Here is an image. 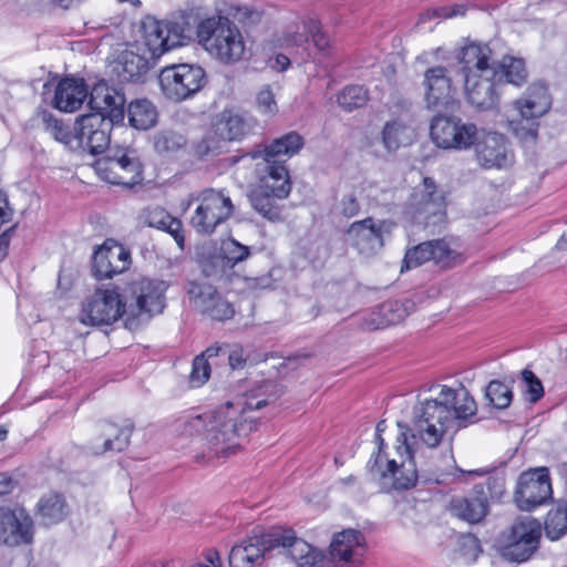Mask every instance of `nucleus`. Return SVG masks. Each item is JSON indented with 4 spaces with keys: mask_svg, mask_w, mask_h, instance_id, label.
Masks as SVG:
<instances>
[{
    "mask_svg": "<svg viewBox=\"0 0 567 567\" xmlns=\"http://www.w3.org/2000/svg\"><path fill=\"white\" fill-rule=\"evenodd\" d=\"M164 27L165 24L157 20H152L144 24L145 45L148 48L153 58L159 56L169 50Z\"/></svg>",
    "mask_w": 567,
    "mask_h": 567,
    "instance_id": "38",
    "label": "nucleus"
},
{
    "mask_svg": "<svg viewBox=\"0 0 567 567\" xmlns=\"http://www.w3.org/2000/svg\"><path fill=\"white\" fill-rule=\"evenodd\" d=\"M422 85L425 107L430 111H443L453 105L456 86L451 71L444 65H434L425 70Z\"/></svg>",
    "mask_w": 567,
    "mask_h": 567,
    "instance_id": "17",
    "label": "nucleus"
},
{
    "mask_svg": "<svg viewBox=\"0 0 567 567\" xmlns=\"http://www.w3.org/2000/svg\"><path fill=\"white\" fill-rule=\"evenodd\" d=\"M433 251L432 260L444 268L452 267L462 261L461 254L452 249L444 239L429 240Z\"/></svg>",
    "mask_w": 567,
    "mask_h": 567,
    "instance_id": "42",
    "label": "nucleus"
},
{
    "mask_svg": "<svg viewBox=\"0 0 567 567\" xmlns=\"http://www.w3.org/2000/svg\"><path fill=\"white\" fill-rule=\"evenodd\" d=\"M209 424L210 413L203 415L198 414L179 420L176 424V431L183 436L200 435L202 440L206 429L209 427Z\"/></svg>",
    "mask_w": 567,
    "mask_h": 567,
    "instance_id": "44",
    "label": "nucleus"
},
{
    "mask_svg": "<svg viewBox=\"0 0 567 567\" xmlns=\"http://www.w3.org/2000/svg\"><path fill=\"white\" fill-rule=\"evenodd\" d=\"M87 96L91 113H101L115 121L124 120L125 97L116 89L110 87L105 82H100L92 87Z\"/></svg>",
    "mask_w": 567,
    "mask_h": 567,
    "instance_id": "24",
    "label": "nucleus"
},
{
    "mask_svg": "<svg viewBox=\"0 0 567 567\" xmlns=\"http://www.w3.org/2000/svg\"><path fill=\"white\" fill-rule=\"evenodd\" d=\"M463 60L467 64H474L478 70L494 75L499 85L508 83L522 86L528 80V71L524 59L504 55L501 61H496L493 56V50L487 43L470 42L464 45Z\"/></svg>",
    "mask_w": 567,
    "mask_h": 567,
    "instance_id": "4",
    "label": "nucleus"
},
{
    "mask_svg": "<svg viewBox=\"0 0 567 567\" xmlns=\"http://www.w3.org/2000/svg\"><path fill=\"white\" fill-rule=\"evenodd\" d=\"M391 231L385 220L375 221L372 217L352 223L346 231L347 241L361 255L371 256L382 249L383 236Z\"/></svg>",
    "mask_w": 567,
    "mask_h": 567,
    "instance_id": "19",
    "label": "nucleus"
},
{
    "mask_svg": "<svg viewBox=\"0 0 567 567\" xmlns=\"http://www.w3.org/2000/svg\"><path fill=\"white\" fill-rule=\"evenodd\" d=\"M360 203L354 192L344 194L340 199L337 209L346 218H352L360 213Z\"/></svg>",
    "mask_w": 567,
    "mask_h": 567,
    "instance_id": "57",
    "label": "nucleus"
},
{
    "mask_svg": "<svg viewBox=\"0 0 567 567\" xmlns=\"http://www.w3.org/2000/svg\"><path fill=\"white\" fill-rule=\"evenodd\" d=\"M476 412V403L464 388L453 390L443 385L436 399L425 400L414 406L412 423L408 432L401 434L409 458L398 465L395 461L375 454L368 462L369 473L383 485L390 483L396 491L410 489L420 480L424 483L431 481L416 470L412 445L420 440L427 447L439 446L450 429L466 426Z\"/></svg>",
    "mask_w": 567,
    "mask_h": 567,
    "instance_id": "1",
    "label": "nucleus"
},
{
    "mask_svg": "<svg viewBox=\"0 0 567 567\" xmlns=\"http://www.w3.org/2000/svg\"><path fill=\"white\" fill-rule=\"evenodd\" d=\"M94 168L110 184L133 187L142 181V165L134 152L126 148L111 151L95 162Z\"/></svg>",
    "mask_w": 567,
    "mask_h": 567,
    "instance_id": "11",
    "label": "nucleus"
},
{
    "mask_svg": "<svg viewBox=\"0 0 567 567\" xmlns=\"http://www.w3.org/2000/svg\"><path fill=\"white\" fill-rule=\"evenodd\" d=\"M69 508L63 495L49 493L43 495L37 504V515L44 525H53L62 522L68 515Z\"/></svg>",
    "mask_w": 567,
    "mask_h": 567,
    "instance_id": "33",
    "label": "nucleus"
},
{
    "mask_svg": "<svg viewBox=\"0 0 567 567\" xmlns=\"http://www.w3.org/2000/svg\"><path fill=\"white\" fill-rule=\"evenodd\" d=\"M218 351L220 350L210 346L194 358L189 373V384L192 388H199L208 381L212 367L219 365V361L217 360Z\"/></svg>",
    "mask_w": 567,
    "mask_h": 567,
    "instance_id": "35",
    "label": "nucleus"
},
{
    "mask_svg": "<svg viewBox=\"0 0 567 567\" xmlns=\"http://www.w3.org/2000/svg\"><path fill=\"white\" fill-rule=\"evenodd\" d=\"M168 285L164 280L141 277L130 281L123 291L122 307L125 309L126 326L131 320L145 316L152 318L163 312L165 308V292Z\"/></svg>",
    "mask_w": 567,
    "mask_h": 567,
    "instance_id": "6",
    "label": "nucleus"
},
{
    "mask_svg": "<svg viewBox=\"0 0 567 567\" xmlns=\"http://www.w3.org/2000/svg\"><path fill=\"white\" fill-rule=\"evenodd\" d=\"M309 33L301 27H297L296 31H289L285 34L284 42L287 48H296L297 50H307Z\"/></svg>",
    "mask_w": 567,
    "mask_h": 567,
    "instance_id": "58",
    "label": "nucleus"
},
{
    "mask_svg": "<svg viewBox=\"0 0 567 567\" xmlns=\"http://www.w3.org/2000/svg\"><path fill=\"white\" fill-rule=\"evenodd\" d=\"M302 28L312 39L315 47L323 54L330 53V40L321 31V23L316 18H307L302 21Z\"/></svg>",
    "mask_w": 567,
    "mask_h": 567,
    "instance_id": "50",
    "label": "nucleus"
},
{
    "mask_svg": "<svg viewBox=\"0 0 567 567\" xmlns=\"http://www.w3.org/2000/svg\"><path fill=\"white\" fill-rule=\"evenodd\" d=\"M522 380L526 385L525 393L530 403L538 402L544 396V386L539 378L530 370L524 369L522 371Z\"/></svg>",
    "mask_w": 567,
    "mask_h": 567,
    "instance_id": "53",
    "label": "nucleus"
},
{
    "mask_svg": "<svg viewBox=\"0 0 567 567\" xmlns=\"http://www.w3.org/2000/svg\"><path fill=\"white\" fill-rule=\"evenodd\" d=\"M150 70L148 59L134 51L125 50L115 61L112 72L121 83L142 82Z\"/></svg>",
    "mask_w": 567,
    "mask_h": 567,
    "instance_id": "31",
    "label": "nucleus"
},
{
    "mask_svg": "<svg viewBox=\"0 0 567 567\" xmlns=\"http://www.w3.org/2000/svg\"><path fill=\"white\" fill-rule=\"evenodd\" d=\"M515 105L522 118L527 121V126L515 127V134L520 140L535 141L538 128L535 120L546 114L551 106L547 86L543 83H533L528 87L526 96L516 101Z\"/></svg>",
    "mask_w": 567,
    "mask_h": 567,
    "instance_id": "16",
    "label": "nucleus"
},
{
    "mask_svg": "<svg viewBox=\"0 0 567 567\" xmlns=\"http://www.w3.org/2000/svg\"><path fill=\"white\" fill-rule=\"evenodd\" d=\"M220 351H218L219 364L225 360L228 361L231 370L244 369L247 362V355L241 346L235 344L233 347L228 344H214Z\"/></svg>",
    "mask_w": 567,
    "mask_h": 567,
    "instance_id": "47",
    "label": "nucleus"
},
{
    "mask_svg": "<svg viewBox=\"0 0 567 567\" xmlns=\"http://www.w3.org/2000/svg\"><path fill=\"white\" fill-rule=\"evenodd\" d=\"M290 65V59L285 54H277L274 59L270 60V66L278 71L284 72Z\"/></svg>",
    "mask_w": 567,
    "mask_h": 567,
    "instance_id": "63",
    "label": "nucleus"
},
{
    "mask_svg": "<svg viewBox=\"0 0 567 567\" xmlns=\"http://www.w3.org/2000/svg\"><path fill=\"white\" fill-rule=\"evenodd\" d=\"M303 146V138L297 132H289L276 140L269 145L257 146L248 155L256 159H264L262 171H271L272 166L286 167L281 157H291L297 154Z\"/></svg>",
    "mask_w": 567,
    "mask_h": 567,
    "instance_id": "22",
    "label": "nucleus"
},
{
    "mask_svg": "<svg viewBox=\"0 0 567 567\" xmlns=\"http://www.w3.org/2000/svg\"><path fill=\"white\" fill-rule=\"evenodd\" d=\"M165 224L166 225L163 227L162 230H165L168 234H171L173 236V238L175 239L176 244L178 245V247L184 248L185 237L183 235L182 221L176 218H173L169 215V221H166Z\"/></svg>",
    "mask_w": 567,
    "mask_h": 567,
    "instance_id": "61",
    "label": "nucleus"
},
{
    "mask_svg": "<svg viewBox=\"0 0 567 567\" xmlns=\"http://www.w3.org/2000/svg\"><path fill=\"white\" fill-rule=\"evenodd\" d=\"M186 145V138L184 135L173 132L164 131L159 132L154 137V147L159 154L174 153L183 148Z\"/></svg>",
    "mask_w": 567,
    "mask_h": 567,
    "instance_id": "46",
    "label": "nucleus"
},
{
    "mask_svg": "<svg viewBox=\"0 0 567 567\" xmlns=\"http://www.w3.org/2000/svg\"><path fill=\"white\" fill-rule=\"evenodd\" d=\"M33 538V520L24 509L0 508V540L9 546L29 544Z\"/></svg>",
    "mask_w": 567,
    "mask_h": 567,
    "instance_id": "23",
    "label": "nucleus"
},
{
    "mask_svg": "<svg viewBox=\"0 0 567 567\" xmlns=\"http://www.w3.org/2000/svg\"><path fill=\"white\" fill-rule=\"evenodd\" d=\"M158 83L168 101L179 103L200 92L207 84V75L198 64H171L159 71Z\"/></svg>",
    "mask_w": 567,
    "mask_h": 567,
    "instance_id": "7",
    "label": "nucleus"
},
{
    "mask_svg": "<svg viewBox=\"0 0 567 567\" xmlns=\"http://www.w3.org/2000/svg\"><path fill=\"white\" fill-rule=\"evenodd\" d=\"M544 528L551 540H557L567 533V503L558 504L548 512Z\"/></svg>",
    "mask_w": 567,
    "mask_h": 567,
    "instance_id": "39",
    "label": "nucleus"
},
{
    "mask_svg": "<svg viewBox=\"0 0 567 567\" xmlns=\"http://www.w3.org/2000/svg\"><path fill=\"white\" fill-rule=\"evenodd\" d=\"M12 214L7 195L0 190V227L11 219Z\"/></svg>",
    "mask_w": 567,
    "mask_h": 567,
    "instance_id": "62",
    "label": "nucleus"
},
{
    "mask_svg": "<svg viewBox=\"0 0 567 567\" xmlns=\"http://www.w3.org/2000/svg\"><path fill=\"white\" fill-rule=\"evenodd\" d=\"M476 157L485 168H504L513 163V154L508 150L504 136L498 133H488L476 145Z\"/></svg>",
    "mask_w": 567,
    "mask_h": 567,
    "instance_id": "28",
    "label": "nucleus"
},
{
    "mask_svg": "<svg viewBox=\"0 0 567 567\" xmlns=\"http://www.w3.org/2000/svg\"><path fill=\"white\" fill-rule=\"evenodd\" d=\"M133 431L134 423L131 420H126L121 426L107 421L100 422L94 427L89 449L94 455L122 452L130 445Z\"/></svg>",
    "mask_w": 567,
    "mask_h": 567,
    "instance_id": "20",
    "label": "nucleus"
},
{
    "mask_svg": "<svg viewBox=\"0 0 567 567\" xmlns=\"http://www.w3.org/2000/svg\"><path fill=\"white\" fill-rule=\"evenodd\" d=\"M432 141L444 150H467L477 141V127L455 116L436 115L430 126Z\"/></svg>",
    "mask_w": 567,
    "mask_h": 567,
    "instance_id": "12",
    "label": "nucleus"
},
{
    "mask_svg": "<svg viewBox=\"0 0 567 567\" xmlns=\"http://www.w3.org/2000/svg\"><path fill=\"white\" fill-rule=\"evenodd\" d=\"M412 308L413 303L410 300L403 302L399 300H386L373 308L367 316L362 317L360 327L363 330L373 331L400 323L409 316Z\"/></svg>",
    "mask_w": 567,
    "mask_h": 567,
    "instance_id": "25",
    "label": "nucleus"
},
{
    "mask_svg": "<svg viewBox=\"0 0 567 567\" xmlns=\"http://www.w3.org/2000/svg\"><path fill=\"white\" fill-rule=\"evenodd\" d=\"M250 256V248L237 241L234 238H228L221 243L220 257L223 266L233 268L239 262L246 260Z\"/></svg>",
    "mask_w": 567,
    "mask_h": 567,
    "instance_id": "41",
    "label": "nucleus"
},
{
    "mask_svg": "<svg viewBox=\"0 0 567 567\" xmlns=\"http://www.w3.org/2000/svg\"><path fill=\"white\" fill-rule=\"evenodd\" d=\"M37 120L43 131L54 141L63 144L68 148H74L75 127L72 128L64 120L56 117L53 113L44 109L38 110Z\"/></svg>",
    "mask_w": 567,
    "mask_h": 567,
    "instance_id": "32",
    "label": "nucleus"
},
{
    "mask_svg": "<svg viewBox=\"0 0 567 567\" xmlns=\"http://www.w3.org/2000/svg\"><path fill=\"white\" fill-rule=\"evenodd\" d=\"M89 95V90L83 79L64 78L56 87L53 106L62 112L72 113L81 107Z\"/></svg>",
    "mask_w": 567,
    "mask_h": 567,
    "instance_id": "30",
    "label": "nucleus"
},
{
    "mask_svg": "<svg viewBox=\"0 0 567 567\" xmlns=\"http://www.w3.org/2000/svg\"><path fill=\"white\" fill-rule=\"evenodd\" d=\"M553 498V488L547 467L523 472L517 480L514 499L522 511H533Z\"/></svg>",
    "mask_w": 567,
    "mask_h": 567,
    "instance_id": "13",
    "label": "nucleus"
},
{
    "mask_svg": "<svg viewBox=\"0 0 567 567\" xmlns=\"http://www.w3.org/2000/svg\"><path fill=\"white\" fill-rule=\"evenodd\" d=\"M414 197L415 199L420 197L416 204L420 206L421 210H426L431 205L441 207L444 203V196L437 190L432 177H424L423 188L420 193H415Z\"/></svg>",
    "mask_w": 567,
    "mask_h": 567,
    "instance_id": "45",
    "label": "nucleus"
},
{
    "mask_svg": "<svg viewBox=\"0 0 567 567\" xmlns=\"http://www.w3.org/2000/svg\"><path fill=\"white\" fill-rule=\"evenodd\" d=\"M363 535L354 529H346L337 534L330 544V555L334 560L348 563L354 549L363 543Z\"/></svg>",
    "mask_w": 567,
    "mask_h": 567,
    "instance_id": "34",
    "label": "nucleus"
},
{
    "mask_svg": "<svg viewBox=\"0 0 567 567\" xmlns=\"http://www.w3.org/2000/svg\"><path fill=\"white\" fill-rule=\"evenodd\" d=\"M142 223L148 227L163 229L169 221V214L162 207L147 208L141 216Z\"/></svg>",
    "mask_w": 567,
    "mask_h": 567,
    "instance_id": "55",
    "label": "nucleus"
},
{
    "mask_svg": "<svg viewBox=\"0 0 567 567\" xmlns=\"http://www.w3.org/2000/svg\"><path fill=\"white\" fill-rule=\"evenodd\" d=\"M186 292L195 307L214 320L225 321L233 318L235 313L233 305L225 300L210 285L189 281L186 286Z\"/></svg>",
    "mask_w": 567,
    "mask_h": 567,
    "instance_id": "21",
    "label": "nucleus"
},
{
    "mask_svg": "<svg viewBox=\"0 0 567 567\" xmlns=\"http://www.w3.org/2000/svg\"><path fill=\"white\" fill-rule=\"evenodd\" d=\"M450 512L470 524L481 523L489 512L484 486H474L472 494L463 497H453L450 502Z\"/></svg>",
    "mask_w": 567,
    "mask_h": 567,
    "instance_id": "26",
    "label": "nucleus"
},
{
    "mask_svg": "<svg viewBox=\"0 0 567 567\" xmlns=\"http://www.w3.org/2000/svg\"><path fill=\"white\" fill-rule=\"evenodd\" d=\"M467 7L463 3H455L452 6H442L437 8L427 9L420 14V22H425L434 18H453L464 16Z\"/></svg>",
    "mask_w": 567,
    "mask_h": 567,
    "instance_id": "51",
    "label": "nucleus"
},
{
    "mask_svg": "<svg viewBox=\"0 0 567 567\" xmlns=\"http://www.w3.org/2000/svg\"><path fill=\"white\" fill-rule=\"evenodd\" d=\"M255 128V121L245 114L234 111L224 110L213 123V131L217 137L223 141H240L249 135Z\"/></svg>",
    "mask_w": 567,
    "mask_h": 567,
    "instance_id": "27",
    "label": "nucleus"
},
{
    "mask_svg": "<svg viewBox=\"0 0 567 567\" xmlns=\"http://www.w3.org/2000/svg\"><path fill=\"white\" fill-rule=\"evenodd\" d=\"M540 536L542 526L538 520L532 517L519 518L499 536V553L506 560L524 563L537 550Z\"/></svg>",
    "mask_w": 567,
    "mask_h": 567,
    "instance_id": "9",
    "label": "nucleus"
},
{
    "mask_svg": "<svg viewBox=\"0 0 567 567\" xmlns=\"http://www.w3.org/2000/svg\"><path fill=\"white\" fill-rule=\"evenodd\" d=\"M120 122L101 113L81 115L75 121L76 146L93 155L103 153L111 143L113 125Z\"/></svg>",
    "mask_w": 567,
    "mask_h": 567,
    "instance_id": "15",
    "label": "nucleus"
},
{
    "mask_svg": "<svg viewBox=\"0 0 567 567\" xmlns=\"http://www.w3.org/2000/svg\"><path fill=\"white\" fill-rule=\"evenodd\" d=\"M228 560L230 567H256V564L240 545H235L231 548Z\"/></svg>",
    "mask_w": 567,
    "mask_h": 567,
    "instance_id": "59",
    "label": "nucleus"
},
{
    "mask_svg": "<svg viewBox=\"0 0 567 567\" xmlns=\"http://www.w3.org/2000/svg\"><path fill=\"white\" fill-rule=\"evenodd\" d=\"M275 385L264 381L243 395L218 406L210 413V424L202 439V453L197 462L210 463L216 458H226L241 449V442L258 427V419L249 413L259 410L276 396Z\"/></svg>",
    "mask_w": 567,
    "mask_h": 567,
    "instance_id": "2",
    "label": "nucleus"
},
{
    "mask_svg": "<svg viewBox=\"0 0 567 567\" xmlns=\"http://www.w3.org/2000/svg\"><path fill=\"white\" fill-rule=\"evenodd\" d=\"M271 528L260 535H254L244 540L240 547H244L250 559L259 566L261 561L276 549V542H269Z\"/></svg>",
    "mask_w": 567,
    "mask_h": 567,
    "instance_id": "37",
    "label": "nucleus"
},
{
    "mask_svg": "<svg viewBox=\"0 0 567 567\" xmlns=\"http://www.w3.org/2000/svg\"><path fill=\"white\" fill-rule=\"evenodd\" d=\"M256 105L259 112L265 115H275L278 112L275 93L269 84L261 86L257 92Z\"/></svg>",
    "mask_w": 567,
    "mask_h": 567,
    "instance_id": "52",
    "label": "nucleus"
},
{
    "mask_svg": "<svg viewBox=\"0 0 567 567\" xmlns=\"http://www.w3.org/2000/svg\"><path fill=\"white\" fill-rule=\"evenodd\" d=\"M13 480L7 473H0V495L9 494L13 488Z\"/></svg>",
    "mask_w": 567,
    "mask_h": 567,
    "instance_id": "64",
    "label": "nucleus"
},
{
    "mask_svg": "<svg viewBox=\"0 0 567 567\" xmlns=\"http://www.w3.org/2000/svg\"><path fill=\"white\" fill-rule=\"evenodd\" d=\"M463 555L470 559H476L482 553L481 543L474 535H466L462 538Z\"/></svg>",
    "mask_w": 567,
    "mask_h": 567,
    "instance_id": "60",
    "label": "nucleus"
},
{
    "mask_svg": "<svg viewBox=\"0 0 567 567\" xmlns=\"http://www.w3.org/2000/svg\"><path fill=\"white\" fill-rule=\"evenodd\" d=\"M131 256L122 246L101 248L93 257V272L97 279H109L128 269Z\"/></svg>",
    "mask_w": 567,
    "mask_h": 567,
    "instance_id": "29",
    "label": "nucleus"
},
{
    "mask_svg": "<svg viewBox=\"0 0 567 567\" xmlns=\"http://www.w3.org/2000/svg\"><path fill=\"white\" fill-rule=\"evenodd\" d=\"M162 22L165 24V35L167 38L169 50L182 45L184 43V39L186 38V23L173 20H166Z\"/></svg>",
    "mask_w": 567,
    "mask_h": 567,
    "instance_id": "54",
    "label": "nucleus"
},
{
    "mask_svg": "<svg viewBox=\"0 0 567 567\" xmlns=\"http://www.w3.org/2000/svg\"><path fill=\"white\" fill-rule=\"evenodd\" d=\"M485 396L494 408L503 410L512 403L513 392L505 383L492 380L486 386Z\"/></svg>",
    "mask_w": 567,
    "mask_h": 567,
    "instance_id": "43",
    "label": "nucleus"
},
{
    "mask_svg": "<svg viewBox=\"0 0 567 567\" xmlns=\"http://www.w3.org/2000/svg\"><path fill=\"white\" fill-rule=\"evenodd\" d=\"M475 486H484L487 502L498 499L505 492V478L502 475L488 476L484 483Z\"/></svg>",
    "mask_w": 567,
    "mask_h": 567,
    "instance_id": "56",
    "label": "nucleus"
},
{
    "mask_svg": "<svg viewBox=\"0 0 567 567\" xmlns=\"http://www.w3.org/2000/svg\"><path fill=\"white\" fill-rule=\"evenodd\" d=\"M127 115L130 124L136 130H148L157 122V110L155 105L146 99L131 102Z\"/></svg>",
    "mask_w": 567,
    "mask_h": 567,
    "instance_id": "36",
    "label": "nucleus"
},
{
    "mask_svg": "<svg viewBox=\"0 0 567 567\" xmlns=\"http://www.w3.org/2000/svg\"><path fill=\"white\" fill-rule=\"evenodd\" d=\"M196 37L205 51L221 64L237 63L246 53L241 31L225 16L202 19L196 27Z\"/></svg>",
    "mask_w": 567,
    "mask_h": 567,
    "instance_id": "3",
    "label": "nucleus"
},
{
    "mask_svg": "<svg viewBox=\"0 0 567 567\" xmlns=\"http://www.w3.org/2000/svg\"><path fill=\"white\" fill-rule=\"evenodd\" d=\"M121 293L116 290L97 289L86 298L81 308L79 320L86 326H109L125 316Z\"/></svg>",
    "mask_w": 567,
    "mask_h": 567,
    "instance_id": "14",
    "label": "nucleus"
},
{
    "mask_svg": "<svg viewBox=\"0 0 567 567\" xmlns=\"http://www.w3.org/2000/svg\"><path fill=\"white\" fill-rule=\"evenodd\" d=\"M258 183L249 192L252 208L270 221L281 220L282 206L279 202L291 192V181L287 167L272 166L271 171H262Z\"/></svg>",
    "mask_w": 567,
    "mask_h": 567,
    "instance_id": "5",
    "label": "nucleus"
},
{
    "mask_svg": "<svg viewBox=\"0 0 567 567\" xmlns=\"http://www.w3.org/2000/svg\"><path fill=\"white\" fill-rule=\"evenodd\" d=\"M408 127L401 122H388L382 130V143L389 152H395L402 144Z\"/></svg>",
    "mask_w": 567,
    "mask_h": 567,
    "instance_id": "49",
    "label": "nucleus"
},
{
    "mask_svg": "<svg viewBox=\"0 0 567 567\" xmlns=\"http://www.w3.org/2000/svg\"><path fill=\"white\" fill-rule=\"evenodd\" d=\"M369 91L362 85H347L337 96L338 104L347 112L367 104Z\"/></svg>",
    "mask_w": 567,
    "mask_h": 567,
    "instance_id": "40",
    "label": "nucleus"
},
{
    "mask_svg": "<svg viewBox=\"0 0 567 567\" xmlns=\"http://www.w3.org/2000/svg\"><path fill=\"white\" fill-rule=\"evenodd\" d=\"M433 251L429 241L419 244L417 246L408 249L403 259L401 271L416 268L426 261L432 260Z\"/></svg>",
    "mask_w": 567,
    "mask_h": 567,
    "instance_id": "48",
    "label": "nucleus"
},
{
    "mask_svg": "<svg viewBox=\"0 0 567 567\" xmlns=\"http://www.w3.org/2000/svg\"><path fill=\"white\" fill-rule=\"evenodd\" d=\"M457 59L463 65L464 93L466 101L478 111L493 110L499 102V84L494 75L470 65L463 60V48Z\"/></svg>",
    "mask_w": 567,
    "mask_h": 567,
    "instance_id": "10",
    "label": "nucleus"
},
{
    "mask_svg": "<svg viewBox=\"0 0 567 567\" xmlns=\"http://www.w3.org/2000/svg\"><path fill=\"white\" fill-rule=\"evenodd\" d=\"M194 202L197 206L190 218V225L200 235H212L219 225L231 217L235 209L228 196L213 188L197 195L192 194L187 207Z\"/></svg>",
    "mask_w": 567,
    "mask_h": 567,
    "instance_id": "8",
    "label": "nucleus"
},
{
    "mask_svg": "<svg viewBox=\"0 0 567 567\" xmlns=\"http://www.w3.org/2000/svg\"><path fill=\"white\" fill-rule=\"evenodd\" d=\"M269 542H276V549L291 558L299 567H321L323 555L306 540L298 538L291 528L272 527Z\"/></svg>",
    "mask_w": 567,
    "mask_h": 567,
    "instance_id": "18",
    "label": "nucleus"
}]
</instances>
